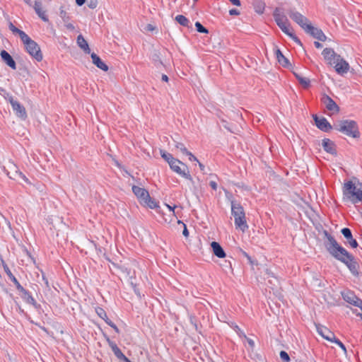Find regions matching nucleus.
<instances>
[{
    "label": "nucleus",
    "instance_id": "obj_10",
    "mask_svg": "<svg viewBox=\"0 0 362 362\" xmlns=\"http://www.w3.org/2000/svg\"><path fill=\"white\" fill-rule=\"evenodd\" d=\"M288 15L290 18L298 23L304 30L306 29V26L310 24L309 20L298 11L291 10L288 12Z\"/></svg>",
    "mask_w": 362,
    "mask_h": 362
},
{
    "label": "nucleus",
    "instance_id": "obj_32",
    "mask_svg": "<svg viewBox=\"0 0 362 362\" xmlns=\"http://www.w3.org/2000/svg\"><path fill=\"white\" fill-rule=\"evenodd\" d=\"M22 298L28 303L33 305H34L35 308H37V304L35 301V300L33 298L31 294L29 291H26L23 296Z\"/></svg>",
    "mask_w": 362,
    "mask_h": 362
},
{
    "label": "nucleus",
    "instance_id": "obj_52",
    "mask_svg": "<svg viewBox=\"0 0 362 362\" xmlns=\"http://www.w3.org/2000/svg\"><path fill=\"white\" fill-rule=\"evenodd\" d=\"M209 185L211 186V187L214 189V190H216L217 189V184L215 181H211L209 182Z\"/></svg>",
    "mask_w": 362,
    "mask_h": 362
},
{
    "label": "nucleus",
    "instance_id": "obj_30",
    "mask_svg": "<svg viewBox=\"0 0 362 362\" xmlns=\"http://www.w3.org/2000/svg\"><path fill=\"white\" fill-rule=\"evenodd\" d=\"M175 21L181 25L186 27V28H190L192 26V24L188 18H187L183 15H177L175 17Z\"/></svg>",
    "mask_w": 362,
    "mask_h": 362
},
{
    "label": "nucleus",
    "instance_id": "obj_53",
    "mask_svg": "<svg viewBox=\"0 0 362 362\" xmlns=\"http://www.w3.org/2000/svg\"><path fill=\"white\" fill-rule=\"evenodd\" d=\"M236 333L239 335L240 337L246 338L247 336L240 329L238 331L236 332Z\"/></svg>",
    "mask_w": 362,
    "mask_h": 362
},
{
    "label": "nucleus",
    "instance_id": "obj_55",
    "mask_svg": "<svg viewBox=\"0 0 362 362\" xmlns=\"http://www.w3.org/2000/svg\"><path fill=\"white\" fill-rule=\"evenodd\" d=\"M236 333L239 335L240 337L246 338L247 336L240 329L238 331L236 332Z\"/></svg>",
    "mask_w": 362,
    "mask_h": 362
},
{
    "label": "nucleus",
    "instance_id": "obj_5",
    "mask_svg": "<svg viewBox=\"0 0 362 362\" xmlns=\"http://www.w3.org/2000/svg\"><path fill=\"white\" fill-rule=\"evenodd\" d=\"M334 129L352 138H358L360 135L357 124L353 120L339 121L334 124Z\"/></svg>",
    "mask_w": 362,
    "mask_h": 362
},
{
    "label": "nucleus",
    "instance_id": "obj_4",
    "mask_svg": "<svg viewBox=\"0 0 362 362\" xmlns=\"http://www.w3.org/2000/svg\"><path fill=\"white\" fill-rule=\"evenodd\" d=\"M344 199L350 201L353 204L362 202V190L352 181L344 183L343 187Z\"/></svg>",
    "mask_w": 362,
    "mask_h": 362
},
{
    "label": "nucleus",
    "instance_id": "obj_27",
    "mask_svg": "<svg viewBox=\"0 0 362 362\" xmlns=\"http://www.w3.org/2000/svg\"><path fill=\"white\" fill-rule=\"evenodd\" d=\"M151 58L157 68H160V66H165L161 59V54L159 52L154 50L151 54Z\"/></svg>",
    "mask_w": 362,
    "mask_h": 362
},
{
    "label": "nucleus",
    "instance_id": "obj_29",
    "mask_svg": "<svg viewBox=\"0 0 362 362\" xmlns=\"http://www.w3.org/2000/svg\"><path fill=\"white\" fill-rule=\"evenodd\" d=\"M252 4L254 6L255 11L257 13H258L259 14H262L264 13L266 4L263 0H253Z\"/></svg>",
    "mask_w": 362,
    "mask_h": 362
},
{
    "label": "nucleus",
    "instance_id": "obj_6",
    "mask_svg": "<svg viewBox=\"0 0 362 362\" xmlns=\"http://www.w3.org/2000/svg\"><path fill=\"white\" fill-rule=\"evenodd\" d=\"M21 40L28 53L37 62L42 61L43 58L42 54L37 43L33 40L27 34L23 36Z\"/></svg>",
    "mask_w": 362,
    "mask_h": 362
},
{
    "label": "nucleus",
    "instance_id": "obj_1",
    "mask_svg": "<svg viewBox=\"0 0 362 362\" xmlns=\"http://www.w3.org/2000/svg\"><path fill=\"white\" fill-rule=\"evenodd\" d=\"M323 234L327 238L325 246L328 252L336 259L344 264L354 276H358L359 265L354 257L341 246L327 230H324Z\"/></svg>",
    "mask_w": 362,
    "mask_h": 362
},
{
    "label": "nucleus",
    "instance_id": "obj_51",
    "mask_svg": "<svg viewBox=\"0 0 362 362\" xmlns=\"http://www.w3.org/2000/svg\"><path fill=\"white\" fill-rule=\"evenodd\" d=\"M132 287H133V289H134V291L135 292V293H136L139 297H141V293H140V292H139V289L136 288V285H134V284H133L132 283Z\"/></svg>",
    "mask_w": 362,
    "mask_h": 362
},
{
    "label": "nucleus",
    "instance_id": "obj_64",
    "mask_svg": "<svg viewBox=\"0 0 362 362\" xmlns=\"http://www.w3.org/2000/svg\"><path fill=\"white\" fill-rule=\"evenodd\" d=\"M146 28H147L148 30H153V27L151 24H148Z\"/></svg>",
    "mask_w": 362,
    "mask_h": 362
},
{
    "label": "nucleus",
    "instance_id": "obj_7",
    "mask_svg": "<svg viewBox=\"0 0 362 362\" xmlns=\"http://www.w3.org/2000/svg\"><path fill=\"white\" fill-rule=\"evenodd\" d=\"M169 166L173 171L180 175L181 177L189 180H192L187 165L180 160L175 158L171 163H170Z\"/></svg>",
    "mask_w": 362,
    "mask_h": 362
},
{
    "label": "nucleus",
    "instance_id": "obj_40",
    "mask_svg": "<svg viewBox=\"0 0 362 362\" xmlns=\"http://www.w3.org/2000/svg\"><path fill=\"white\" fill-rule=\"evenodd\" d=\"M195 27H196L197 30L199 33H209V30L205 27H204L199 22L195 23Z\"/></svg>",
    "mask_w": 362,
    "mask_h": 362
},
{
    "label": "nucleus",
    "instance_id": "obj_36",
    "mask_svg": "<svg viewBox=\"0 0 362 362\" xmlns=\"http://www.w3.org/2000/svg\"><path fill=\"white\" fill-rule=\"evenodd\" d=\"M173 141L175 143V147L177 149L180 150L185 155L189 151L187 149L184 144H182V142L177 141L175 140H173Z\"/></svg>",
    "mask_w": 362,
    "mask_h": 362
},
{
    "label": "nucleus",
    "instance_id": "obj_13",
    "mask_svg": "<svg viewBox=\"0 0 362 362\" xmlns=\"http://www.w3.org/2000/svg\"><path fill=\"white\" fill-rule=\"evenodd\" d=\"M313 119L315 120L316 126L320 130L325 132H328L332 129V125L329 124V122L327 120L326 118L319 117L317 115H313Z\"/></svg>",
    "mask_w": 362,
    "mask_h": 362
},
{
    "label": "nucleus",
    "instance_id": "obj_59",
    "mask_svg": "<svg viewBox=\"0 0 362 362\" xmlns=\"http://www.w3.org/2000/svg\"><path fill=\"white\" fill-rule=\"evenodd\" d=\"M161 79H162V81H163L168 82L169 78H168V76H167V75H165V74H163V75H162V78H161Z\"/></svg>",
    "mask_w": 362,
    "mask_h": 362
},
{
    "label": "nucleus",
    "instance_id": "obj_47",
    "mask_svg": "<svg viewBox=\"0 0 362 362\" xmlns=\"http://www.w3.org/2000/svg\"><path fill=\"white\" fill-rule=\"evenodd\" d=\"M229 14L230 16H238L240 14V12L235 8H232L229 11Z\"/></svg>",
    "mask_w": 362,
    "mask_h": 362
},
{
    "label": "nucleus",
    "instance_id": "obj_8",
    "mask_svg": "<svg viewBox=\"0 0 362 362\" xmlns=\"http://www.w3.org/2000/svg\"><path fill=\"white\" fill-rule=\"evenodd\" d=\"M5 98L11 103L16 115L23 120L25 119L27 117V113L25 107L19 102L15 100L13 96L8 93L6 94Z\"/></svg>",
    "mask_w": 362,
    "mask_h": 362
},
{
    "label": "nucleus",
    "instance_id": "obj_37",
    "mask_svg": "<svg viewBox=\"0 0 362 362\" xmlns=\"http://www.w3.org/2000/svg\"><path fill=\"white\" fill-rule=\"evenodd\" d=\"M59 16L64 23H67L69 21V16L64 9V6L60 7Z\"/></svg>",
    "mask_w": 362,
    "mask_h": 362
},
{
    "label": "nucleus",
    "instance_id": "obj_45",
    "mask_svg": "<svg viewBox=\"0 0 362 362\" xmlns=\"http://www.w3.org/2000/svg\"><path fill=\"white\" fill-rule=\"evenodd\" d=\"M178 223H182L183 225L184 229H183V231H182V235L185 237L187 238L189 236V231H188V230L187 228L186 225L184 223H182V221H178Z\"/></svg>",
    "mask_w": 362,
    "mask_h": 362
},
{
    "label": "nucleus",
    "instance_id": "obj_42",
    "mask_svg": "<svg viewBox=\"0 0 362 362\" xmlns=\"http://www.w3.org/2000/svg\"><path fill=\"white\" fill-rule=\"evenodd\" d=\"M332 342L337 344L344 351V353H346V349L341 341L335 337V339H334Z\"/></svg>",
    "mask_w": 362,
    "mask_h": 362
},
{
    "label": "nucleus",
    "instance_id": "obj_48",
    "mask_svg": "<svg viewBox=\"0 0 362 362\" xmlns=\"http://www.w3.org/2000/svg\"><path fill=\"white\" fill-rule=\"evenodd\" d=\"M242 254L248 259L250 264H253L251 257L245 251L241 250Z\"/></svg>",
    "mask_w": 362,
    "mask_h": 362
},
{
    "label": "nucleus",
    "instance_id": "obj_11",
    "mask_svg": "<svg viewBox=\"0 0 362 362\" xmlns=\"http://www.w3.org/2000/svg\"><path fill=\"white\" fill-rule=\"evenodd\" d=\"M333 65L337 73L341 76L346 74L350 68L349 63L341 57H340L337 61L333 62Z\"/></svg>",
    "mask_w": 362,
    "mask_h": 362
},
{
    "label": "nucleus",
    "instance_id": "obj_31",
    "mask_svg": "<svg viewBox=\"0 0 362 362\" xmlns=\"http://www.w3.org/2000/svg\"><path fill=\"white\" fill-rule=\"evenodd\" d=\"M8 28L13 33V34L18 35V36L20 37L21 39L23 37V36L26 35V33L24 31L15 27L14 25L11 22H9V23H8Z\"/></svg>",
    "mask_w": 362,
    "mask_h": 362
},
{
    "label": "nucleus",
    "instance_id": "obj_21",
    "mask_svg": "<svg viewBox=\"0 0 362 362\" xmlns=\"http://www.w3.org/2000/svg\"><path fill=\"white\" fill-rule=\"evenodd\" d=\"M322 146L326 152L332 155L337 153L335 144L330 139H324L322 141Z\"/></svg>",
    "mask_w": 362,
    "mask_h": 362
},
{
    "label": "nucleus",
    "instance_id": "obj_26",
    "mask_svg": "<svg viewBox=\"0 0 362 362\" xmlns=\"http://www.w3.org/2000/svg\"><path fill=\"white\" fill-rule=\"evenodd\" d=\"M77 45L81 49L84 51V52L87 54L90 52L88 44L82 35H79L77 37Z\"/></svg>",
    "mask_w": 362,
    "mask_h": 362
},
{
    "label": "nucleus",
    "instance_id": "obj_44",
    "mask_svg": "<svg viewBox=\"0 0 362 362\" xmlns=\"http://www.w3.org/2000/svg\"><path fill=\"white\" fill-rule=\"evenodd\" d=\"M97 5H98L97 0H88V6L90 8H96Z\"/></svg>",
    "mask_w": 362,
    "mask_h": 362
},
{
    "label": "nucleus",
    "instance_id": "obj_25",
    "mask_svg": "<svg viewBox=\"0 0 362 362\" xmlns=\"http://www.w3.org/2000/svg\"><path fill=\"white\" fill-rule=\"evenodd\" d=\"M276 57L280 64L284 67H288L291 66L288 59L282 54L281 50L278 48L275 49Z\"/></svg>",
    "mask_w": 362,
    "mask_h": 362
},
{
    "label": "nucleus",
    "instance_id": "obj_18",
    "mask_svg": "<svg viewBox=\"0 0 362 362\" xmlns=\"http://www.w3.org/2000/svg\"><path fill=\"white\" fill-rule=\"evenodd\" d=\"M11 171L7 172V175L13 180L17 179V177H21L23 180H25L26 182H28V178L18 170V167L14 165L11 164L10 167Z\"/></svg>",
    "mask_w": 362,
    "mask_h": 362
},
{
    "label": "nucleus",
    "instance_id": "obj_61",
    "mask_svg": "<svg viewBox=\"0 0 362 362\" xmlns=\"http://www.w3.org/2000/svg\"><path fill=\"white\" fill-rule=\"evenodd\" d=\"M198 163H199V166L200 170L204 172V168H205L204 165L202 163H200L199 161L198 162Z\"/></svg>",
    "mask_w": 362,
    "mask_h": 362
},
{
    "label": "nucleus",
    "instance_id": "obj_39",
    "mask_svg": "<svg viewBox=\"0 0 362 362\" xmlns=\"http://www.w3.org/2000/svg\"><path fill=\"white\" fill-rule=\"evenodd\" d=\"M298 82L305 88H308L310 86V81L308 78L302 77V78H299Z\"/></svg>",
    "mask_w": 362,
    "mask_h": 362
},
{
    "label": "nucleus",
    "instance_id": "obj_28",
    "mask_svg": "<svg viewBox=\"0 0 362 362\" xmlns=\"http://www.w3.org/2000/svg\"><path fill=\"white\" fill-rule=\"evenodd\" d=\"M110 348L117 358L124 361L127 360V358L124 355L115 343H110Z\"/></svg>",
    "mask_w": 362,
    "mask_h": 362
},
{
    "label": "nucleus",
    "instance_id": "obj_46",
    "mask_svg": "<svg viewBox=\"0 0 362 362\" xmlns=\"http://www.w3.org/2000/svg\"><path fill=\"white\" fill-rule=\"evenodd\" d=\"M186 156L189 157V160L190 161L199 162L198 159L191 152L188 151Z\"/></svg>",
    "mask_w": 362,
    "mask_h": 362
},
{
    "label": "nucleus",
    "instance_id": "obj_34",
    "mask_svg": "<svg viewBox=\"0 0 362 362\" xmlns=\"http://www.w3.org/2000/svg\"><path fill=\"white\" fill-rule=\"evenodd\" d=\"M2 264L4 267V272L6 273L11 281L13 282V284L17 283V279L13 275L8 265L4 261H2Z\"/></svg>",
    "mask_w": 362,
    "mask_h": 362
},
{
    "label": "nucleus",
    "instance_id": "obj_20",
    "mask_svg": "<svg viewBox=\"0 0 362 362\" xmlns=\"http://www.w3.org/2000/svg\"><path fill=\"white\" fill-rule=\"evenodd\" d=\"M0 56L2 60L12 69H16V64L11 54L6 50H1Z\"/></svg>",
    "mask_w": 362,
    "mask_h": 362
},
{
    "label": "nucleus",
    "instance_id": "obj_22",
    "mask_svg": "<svg viewBox=\"0 0 362 362\" xmlns=\"http://www.w3.org/2000/svg\"><path fill=\"white\" fill-rule=\"evenodd\" d=\"M90 57L93 64L98 68L105 71L108 70V66L95 53H92Z\"/></svg>",
    "mask_w": 362,
    "mask_h": 362
},
{
    "label": "nucleus",
    "instance_id": "obj_14",
    "mask_svg": "<svg viewBox=\"0 0 362 362\" xmlns=\"http://www.w3.org/2000/svg\"><path fill=\"white\" fill-rule=\"evenodd\" d=\"M321 100L329 111L332 112H338L339 111V106L329 96L324 95L322 97Z\"/></svg>",
    "mask_w": 362,
    "mask_h": 362
},
{
    "label": "nucleus",
    "instance_id": "obj_17",
    "mask_svg": "<svg viewBox=\"0 0 362 362\" xmlns=\"http://www.w3.org/2000/svg\"><path fill=\"white\" fill-rule=\"evenodd\" d=\"M344 237L346 239V243L349 244L352 248L358 247L357 241L353 238L351 230L348 228H344L341 230Z\"/></svg>",
    "mask_w": 362,
    "mask_h": 362
},
{
    "label": "nucleus",
    "instance_id": "obj_35",
    "mask_svg": "<svg viewBox=\"0 0 362 362\" xmlns=\"http://www.w3.org/2000/svg\"><path fill=\"white\" fill-rule=\"evenodd\" d=\"M141 204H144V205H146L147 206H148L149 208L151 209H155L158 206L156 202L152 199L150 197V195H148V199H146Z\"/></svg>",
    "mask_w": 362,
    "mask_h": 362
},
{
    "label": "nucleus",
    "instance_id": "obj_23",
    "mask_svg": "<svg viewBox=\"0 0 362 362\" xmlns=\"http://www.w3.org/2000/svg\"><path fill=\"white\" fill-rule=\"evenodd\" d=\"M34 9L37 16L45 22L48 21L47 16L46 15L45 11L42 9V3L40 1H35L34 5Z\"/></svg>",
    "mask_w": 362,
    "mask_h": 362
},
{
    "label": "nucleus",
    "instance_id": "obj_12",
    "mask_svg": "<svg viewBox=\"0 0 362 362\" xmlns=\"http://www.w3.org/2000/svg\"><path fill=\"white\" fill-rule=\"evenodd\" d=\"M305 31L312 35L313 37L317 39L320 41H325L327 39L326 35L324 34L322 30L321 29H319L317 28H315L311 25V23L309 25L306 26V29Z\"/></svg>",
    "mask_w": 362,
    "mask_h": 362
},
{
    "label": "nucleus",
    "instance_id": "obj_43",
    "mask_svg": "<svg viewBox=\"0 0 362 362\" xmlns=\"http://www.w3.org/2000/svg\"><path fill=\"white\" fill-rule=\"evenodd\" d=\"M14 284L16 285V288L18 289V291L19 292H21L22 293V296L27 291V290H25L21 284L20 283L18 282V281H17V283H14Z\"/></svg>",
    "mask_w": 362,
    "mask_h": 362
},
{
    "label": "nucleus",
    "instance_id": "obj_63",
    "mask_svg": "<svg viewBox=\"0 0 362 362\" xmlns=\"http://www.w3.org/2000/svg\"><path fill=\"white\" fill-rule=\"evenodd\" d=\"M104 320L105 321V322H106L109 326H110V325L112 324V322L111 320H110L108 319V317H107V318H106L105 320Z\"/></svg>",
    "mask_w": 362,
    "mask_h": 362
},
{
    "label": "nucleus",
    "instance_id": "obj_3",
    "mask_svg": "<svg viewBox=\"0 0 362 362\" xmlns=\"http://www.w3.org/2000/svg\"><path fill=\"white\" fill-rule=\"evenodd\" d=\"M231 214L234 217L235 226L243 232L248 229L245 214L241 204L235 201H231Z\"/></svg>",
    "mask_w": 362,
    "mask_h": 362
},
{
    "label": "nucleus",
    "instance_id": "obj_54",
    "mask_svg": "<svg viewBox=\"0 0 362 362\" xmlns=\"http://www.w3.org/2000/svg\"><path fill=\"white\" fill-rule=\"evenodd\" d=\"M236 333L239 335L240 337L246 338L247 336L240 329L238 331L236 332Z\"/></svg>",
    "mask_w": 362,
    "mask_h": 362
},
{
    "label": "nucleus",
    "instance_id": "obj_50",
    "mask_svg": "<svg viewBox=\"0 0 362 362\" xmlns=\"http://www.w3.org/2000/svg\"><path fill=\"white\" fill-rule=\"evenodd\" d=\"M245 339L247 340V341L248 344L250 345V346L252 349H253V348H254V346H255V342H254V341H253L252 339H250V338H247V337H246V338H245Z\"/></svg>",
    "mask_w": 362,
    "mask_h": 362
},
{
    "label": "nucleus",
    "instance_id": "obj_62",
    "mask_svg": "<svg viewBox=\"0 0 362 362\" xmlns=\"http://www.w3.org/2000/svg\"><path fill=\"white\" fill-rule=\"evenodd\" d=\"M166 206H167V207L169 209V210H170V211L174 212V209H175V208L176 207L175 206H174L173 207L170 206V205H168V204H167Z\"/></svg>",
    "mask_w": 362,
    "mask_h": 362
},
{
    "label": "nucleus",
    "instance_id": "obj_38",
    "mask_svg": "<svg viewBox=\"0 0 362 362\" xmlns=\"http://www.w3.org/2000/svg\"><path fill=\"white\" fill-rule=\"evenodd\" d=\"M95 312L97 313V315L100 317L102 318L103 320H105L107 316V314H106V312L105 311V310L102 308H100V307H97L95 308Z\"/></svg>",
    "mask_w": 362,
    "mask_h": 362
},
{
    "label": "nucleus",
    "instance_id": "obj_16",
    "mask_svg": "<svg viewBox=\"0 0 362 362\" xmlns=\"http://www.w3.org/2000/svg\"><path fill=\"white\" fill-rule=\"evenodd\" d=\"M316 328L317 333L326 340L332 342L335 339V334L326 327L317 325Z\"/></svg>",
    "mask_w": 362,
    "mask_h": 362
},
{
    "label": "nucleus",
    "instance_id": "obj_9",
    "mask_svg": "<svg viewBox=\"0 0 362 362\" xmlns=\"http://www.w3.org/2000/svg\"><path fill=\"white\" fill-rule=\"evenodd\" d=\"M341 296L346 303L359 308L362 311V300L358 298L352 291H344L341 293Z\"/></svg>",
    "mask_w": 362,
    "mask_h": 362
},
{
    "label": "nucleus",
    "instance_id": "obj_24",
    "mask_svg": "<svg viewBox=\"0 0 362 362\" xmlns=\"http://www.w3.org/2000/svg\"><path fill=\"white\" fill-rule=\"evenodd\" d=\"M211 246L214 254L216 257L219 258H223L226 257V253L218 243L214 241L211 243Z\"/></svg>",
    "mask_w": 362,
    "mask_h": 362
},
{
    "label": "nucleus",
    "instance_id": "obj_56",
    "mask_svg": "<svg viewBox=\"0 0 362 362\" xmlns=\"http://www.w3.org/2000/svg\"><path fill=\"white\" fill-rule=\"evenodd\" d=\"M233 5L239 6H240V0H229Z\"/></svg>",
    "mask_w": 362,
    "mask_h": 362
},
{
    "label": "nucleus",
    "instance_id": "obj_58",
    "mask_svg": "<svg viewBox=\"0 0 362 362\" xmlns=\"http://www.w3.org/2000/svg\"><path fill=\"white\" fill-rule=\"evenodd\" d=\"M225 264H225V267H228V269H230V270L232 269L231 263H230V262H227V261H226V262H225Z\"/></svg>",
    "mask_w": 362,
    "mask_h": 362
},
{
    "label": "nucleus",
    "instance_id": "obj_60",
    "mask_svg": "<svg viewBox=\"0 0 362 362\" xmlns=\"http://www.w3.org/2000/svg\"><path fill=\"white\" fill-rule=\"evenodd\" d=\"M314 45L317 48H321L322 47V44L317 41L315 42Z\"/></svg>",
    "mask_w": 362,
    "mask_h": 362
},
{
    "label": "nucleus",
    "instance_id": "obj_49",
    "mask_svg": "<svg viewBox=\"0 0 362 362\" xmlns=\"http://www.w3.org/2000/svg\"><path fill=\"white\" fill-rule=\"evenodd\" d=\"M65 23V26L66 28L68 29V30H74V26L72 23H69V21L67 23Z\"/></svg>",
    "mask_w": 362,
    "mask_h": 362
},
{
    "label": "nucleus",
    "instance_id": "obj_2",
    "mask_svg": "<svg viewBox=\"0 0 362 362\" xmlns=\"http://www.w3.org/2000/svg\"><path fill=\"white\" fill-rule=\"evenodd\" d=\"M274 18L281 28V30L287 35H288L295 42L301 45V42L298 37L293 33L292 28L287 17L281 11V8H276L273 13Z\"/></svg>",
    "mask_w": 362,
    "mask_h": 362
},
{
    "label": "nucleus",
    "instance_id": "obj_15",
    "mask_svg": "<svg viewBox=\"0 0 362 362\" xmlns=\"http://www.w3.org/2000/svg\"><path fill=\"white\" fill-rule=\"evenodd\" d=\"M322 54L323 55L325 59L330 65H333V62L337 61L341 57L339 54H337L332 48L324 49Z\"/></svg>",
    "mask_w": 362,
    "mask_h": 362
},
{
    "label": "nucleus",
    "instance_id": "obj_33",
    "mask_svg": "<svg viewBox=\"0 0 362 362\" xmlns=\"http://www.w3.org/2000/svg\"><path fill=\"white\" fill-rule=\"evenodd\" d=\"M161 157L170 165L175 158L169 153L164 150H160Z\"/></svg>",
    "mask_w": 362,
    "mask_h": 362
},
{
    "label": "nucleus",
    "instance_id": "obj_57",
    "mask_svg": "<svg viewBox=\"0 0 362 362\" xmlns=\"http://www.w3.org/2000/svg\"><path fill=\"white\" fill-rule=\"evenodd\" d=\"M85 2H86V0H76V4L80 6L83 5Z\"/></svg>",
    "mask_w": 362,
    "mask_h": 362
},
{
    "label": "nucleus",
    "instance_id": "obj_19",
    "mask_svg": "<svg viewBox=\"0 0 362 362\" xmlns=\"http://www.w3.org/2000/svg\"><path fill=\"white\" fill-rule=\"evenodd\" d=\"M132 191L134 194L139 199L140 203L141 204L146 199H148L149 193L144 188H141L138 186H133Z\"/></svg>",
    "mask_w": 362,
    "mask_h": 362
},
{
    "label": "nucleus",
    "instance_id": "obj_41",
    "mask_svg": "<svg viewBox=\"0 0 362 362\" xmlns=\"http://www.w3.org/2000/svg\"><path fill=\"white\" fill-rule=\"evenodd\" d=\"M280 358L284 362H290L291 359L289 355L285 351H280Z\"/></svg>",
    "mask_w": 362,
    "mask_h": 362
}]
</instances>
